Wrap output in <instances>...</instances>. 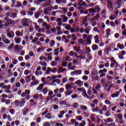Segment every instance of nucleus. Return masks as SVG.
I'll return each mask as SVG.
<instances>
[{
	"label": "nucleus",
	"mask_w": 126,
	"mask_h": 126,
	"mask_svg": "<svg viewBox=\"0 0 126 126\" xmlns=\"http://www.w3.org/2000/svg\"><path fill=\"white\" fill-rule=\"evenodd\" d=\"M22 25L23 26H25V27H28L29 26V20L27 18L22 19Z\"/></svg>",
	"instance_id": "nucleus-1"
},
{
	"label": "nucleus",
	"mask_w": 126,
	"mask_h": 126,
	"mask_svg": "<svg viewBox=\"0 0 126 126\" xmlns=\"http://www.w3.org/2000/svg\"><path fill=\"white\" fill-rule=\"evenodd\" d=\"M43 13L45 14V15H50V14L52 13V9L50 6L44 8Z\"/></svg>",
	"instance_id": "nucleus-2"
},
{
	"label": "nucleus",
	"mask_w": 126,
	"mask_h": 126,
	"mask_svg": "<svg viewBox=\"0 0 126 126\" xmlns=\"http://www.w3.org/2000/svg\"><path fill=\"white\" fill-rule=\"evenodd\" d=\"M41 69H42V68H41V66H38L36 69L35 74L36 76H39V75H42V74H43V72L42 71H40Z\"/></svg>",
	"instance_id": "nucleus-3"
},
{
	"label": "nucleus",
	"mask_w": 126,
	"mask_h": 126,
	"mask_svg": "<svg viewBox=\"0 0 126 126\" xmlns=\"http://www.w3.org/2000/svg\"><path fill=\"white\" fill-rule=\"evenodd\" d=\"M59 51H60V53L63 52V47H60V48H56L54 50V53L55 56H59Z\"/></svg>",
	"instance_id": "nucleus-4"
},
{
	"label": "nucleus",
	"mask_w": 126,
	"mask_h": 126,
	"mask_svg": "<svg viewBox=\"0 0 126 126\" xmlns=\"http://www.w3.org/2000/svg\"><path fill=\"white\" fill-rule=\"evenodd\" d=\"M92 38H93V35L92 34H89L86 39L87 44L88 45H91L92 41L91 40H92Z\"/></svg>",
	"instance_id": "nucleus-5"
},
{
	"label": "nucleus",
	"mask_w": 126,
	"mask_h": 126,
	"mask_svg": "<svg viewBox=\"0 0 126 126\" xmlns=\"http://www.w3.org/2000/svg\"><path fill=\"white\" fill-rule=\"evenodd\" d=\"M2 40L3 42L7 45H9V44H10V40L7 39L6 37L4 36V35H2Z\"/></svg>",
	"instance_id": "nucleus-6"
},
{
	"label": "nucleus",
	"mask_w": 126,
	"mask_h": 126,
	"mask_svg": "<svg viewBox=\"0 0 126 126\" xmlns=\"http://www.w3.org/2000/svg\"><path fill=\"white\" fill-rule=\"evenodd\" d=\"M83 83H84V82L81 81V80H77L75 82V84L77 85L78 87H82L83 86Z\"/></svg>",
	"instance_id": "nucleus-7"
},
{
	"label": "nucleus",
	"mask_w": 126,
	"mask_h": 126,
	"mask_svg": "<svg viewBox=\"0 0 126 126\" xmlns=\"http://www.w3.org/2000/svg\"><path fill=\"white\" fill-rule=\"evenodd\" d=\"M124 3H125V1L123 0H117V4L118 6L117 7V8H121Z\"/></svg>",
	"instance_id": "nucleus-8"
},
{
	"label": "nucleus",
	"mask_w": 126,
	"mask_h": 126,
	"mask_svg": "<svg viewBox=\"0 0 126 126\" xmlns=\"http://www.w3.org/2000/svg\"><path fill=\"white\" fill-rule=\"evenodd\" d=\"M107 6L108 9H113L114 8V7L113 6V3H112L111 0H107Z\"/></svg>",
	"instance_id": "nucleus-9"
},
{
	"label": "nucleus",
	"mask_w": 126,
	"mask_h": 126,
	"mask_svg": "<svg viewBox=\"0 0 126 126\" xmlns=\"http://www.w3.org/2000/svg\"><path fill=\"white\" fill-rule=\"evenodd\" d=\"M23 49V47L21 45H16L14 46V49L16 52H18L19 51H21Z\"/></svg>",
	"instance_id": "nucleus-10"
},
{
	"label": "nucleus",
	"mask_w": 126,
	"mask_h": 126,
	"mask_svg": "<svg viewBox=\"0 0 126 126\" xmlns=\"http://www.w3.org/2000/svg\"><path fill=\"white\" fill-rule=\"evenodd\" d=\"M31 91L29 90H25V92L22 93L21 94V97H25L26 95H29L30 94Z\"/></svg>",
	"instance_id": "nucleus-11"
},
{
	"label": "nucleus",
	"mask_w": 126,
	"mask_h": 126,
	"mask_svg": "<svg viewBox=\"0 0 126 126\" xmlns=\"http://www.w3.org/2000/svg\"><path fill=\"white\" fill-rule=\"evenodd\" d=\"M7 35L10 39H11V38H14V36H15V35L14 34V32H13V31H10L8 32H7Z\"/></svg>",
	"instance_id": "nucleus-12"
},
{
	"label": "nucleus",
	"mask_w": 126,
	"mask_h": 126,
	"mask_svg": "<svg viewBox=\"0 0 126 126\" xmlns=\"http://www.w3.org/2000/svg\"><path fill=\"white\" fill-rule=\"evenodd\" d=\"M74 51L78 53V54H81L82 50L80 48V47L74 46Z\"/></svg>",
	"instance_id": "nucleus-13"
},
{
	"label": "nucleus",
	"mask_w": 126,
	"mask_h": 126,
	"mask_svg": "<svg viewBox=\"0 0 126 126\" xmlns=\"http://www.w3.org/2000/svg\"><path fill=\"white\" fill-rule=\"evenodd\" d=\"M91 30H92V28L91 26H89L85 28L84 32L86 34H89Z\"/></svg>",
	"instance_id": "nucleus-14"
},
{
	"label": "nucleus",
	"mask_w": 126,
	"mask_h": 126,
	"mask_svg": "<svg viewBox=\"0 0 126 126\" xmlns=\"http://www.w3.org/2000/svg\"><path fill=\"white\" fill-rule=\"evenodd\" d=\"M56 2L59 5H61L62 3L65 4L66 3L67 1L66 0H56Z\"/></svg>",
	"instance_id": "nucleus-15"
},
{
	"label": "nucleus",
	"mask_w": 126,
	"mask_h": 126,
	"mask_svg": "<svg viewBox=\"0 0 126 126\" xmlns=\"http://www.w3.org/2000/svg\"><path fill=\"white\" fill-rule=\"evenodd\" d=\"M85 50H86L85 53L86 54L87 56H90L91 55V49L89 47H86L85 48Z\"/></svg>",
	"instance_id": "nucleus-16"
},
{
	"label": "nucleus",
	"mask_w": 126,
	"mask_h": 126,
	"mask_svg": "<svg viewBox=\"0 0 126 126\" xmlns=\"http://www.w3.org/2000/svg\"><path fill=\"white\" fill-rule=\"evenodd\" d=\"M120 94H121V92L120 91H117L115 94H111V97L112 98H116L117 97H119Z\"/></svg>",
	"instance_id": "nucleus-17"
},
{
	"label": "nucleus",
	"mask_w": 126,
	"mask_h": 126,
	"mask_svg": "<svg viewBox=\"0 0 126 126\" xmlns=\"http://www.w3.org/2000/svg\"><path fill=\"white\" fill-rule=\"evenodd\" d=\"M94 38V40H95L94 43H95V44H99L100 43V40L99 39V35H95Z\"/></svg>",
	"instance_id": "nucleus-18"
},
{
	"label": "nucleus",
	"mask_w": 126,
	"mask_h": 126,
	"mask_svg": "<svg viewBox=\"0 0 126 126\" xmlns=\"http://www.w3.org/2000/svg\"><path fill=\"white\" fill-rule=\"evenodd\" d=\"M43 97V94H35L33 96V98L35 100H36V99H41Z\"/></svg>",
	"instance_id": "nucleus-19"
},
{
	"label": "nucleus",
	"mask_w": 126,
	"mask_h": 126,
	"mask_svg": "<svg viewBox=\"0 0 126 126\" xmlns=\"http://www.w3.org/2000/svg\"><path fill=\"white\" fill-rule=\"evenodd\" d=\"M14 41H15V44H20L21 42V38L20 37L16 36L14 38Z\"/></svg>",
	"instance_id": "nucleus-20"
},
{
	"label": "nucleus",
	"mask_w": 126,
	"mask_h": 126,
	"mask_svg": "<svg viewBox=\"0 0 126 126\" xmlns=\"http://www.w3.org/2000/svg\"><path fill=\"white\" fill-rule=\"evenodd\" d=\"M94 8L95 12H97L98 13H99V12H100L101 10V9L99 5H96L94 7Z\"/></svg>",
	"instance_id": "nucleus-21"
},
{
	"label": "nucleus",
	"mask_w": 126,
	"mask_h": 126,
	"mask_svg": "<svg viewBox=\"0 0 126 126\" xmlns=\"http://www.w3.org/2000/svg\"><path fill=\"white\" fill-rule=\"evenodd\" d=\"M101 17V16L100 15V14L97 13L94 17L93 18V21H97L98 19H100V18Z\"/></svg>",
	"instance_id": "nucleus-22"
},
{
	"label": "nucleus",
	"mask_w": 126,
	"mask_h": 126,
	"mask_svg": "<svg viewBox=\"0 0 126 126\" xmlns=\"http://www.w3.org/2000/svg\"><path fill=\"white\" fill-rule=\"evenodd\" d=\"M64 71H66V68H63V67H60L58 69V73H61V72H64Z\"/></svg>",
	"instance_id": "nucleus-23"
},
{
	"label": "nucleus",
	"mask_w": 126,
	"mask_h": 126,
	"mask_svg": "<svg viewBox=\"0 0 126 126\" xmlns=\"http://www.w3.org/2000/svg\"><path fill=\"white\" fill-rule=\"evenodd\" d=\"M61 17L63 19V21L64 22H67V20H68V18H67V17H66V16L64 15H62L61 16Z\"/></svg>",
	"instance_id": "nucleus-24"
},
{
	"label": "nucleus",
	"mask_w": 126,
	"mask_h": 126,
	"mask_svg": "<svg viewBox=\"0 0 126 126\" xmlns=\"http://www.w3.org/2000/svg\"><path fill=\"white\" fill-rule=\"evenodd\" d=\"M32 76V75H30L27 77H25V80L26 82L27 83L30 82L31 81V77Z\"/></svg>",
	"instance_id": "nucleus-25"
},
{
	"label": "nucleus",
	"mask_w": 126,
	"mask_h": 126,
	"mask_svg": "<svg viewBox=\"0 0 126 126\" xmlns=\"http://www.w3.org/2000/svg\"><path fill=\"white\" fill-rule=\"evenodd\" d=\"M56 22H57L58 26H62V25H63V23L62 22V19L61 18H58L56 20Z\"/></svg>",
	"instance_id": "nucleus-26"
},
{
	"label": "nucleus",
	"mask_w": 126,
	"mask_h": 126,
	"mask_svg": "<svg viewBox=\"0 0 126 126\" xmlns=\"http://www.w3.org/2000/svg\"><path fill=\"white\" fill-rule=\"evenodd\" d=\"M111 60L112 63H111L110 66L112 67V68H113V67H114L115 65V62H116V60H115V58H114V57L111 58Z\"/></svg>",
	"instance_id": "nucleus-27"
},
{
	"label": "nucleus",
	"mask_w": 126,
	"mask_h": 126,
	"mask_svg": "<svg viewBox=\"0 0 126 126\" xmlns=\"http://www.w3.org/2000/svg\"><path fill=\"white\" fill-rule=\"evenodd\" d=\"M44 86H45V84H41L39 85V86L37 88V91H40L44 88Z\"/></svg>",
	"instance_id": "nucleus-28"
},
{
	"label": "nucleus",
	"mask_w": 126,
	"mask_h": 126,
	"mask_svg": "<svg viewBox=\"0 0 126 126\" xmlns=\"http://www.w3.org/2000/svg\"><path fill=\"white\" fill-rule=\"evenodd\" d=\"M92 50L94 51H98L99 50V47L96 44H93L92 46Z\"/></svg>",
	"instance_id": "nucleus-29"
},
{
	"label": "nucleus",
	"mask_w": 126,
	"mask_h": 126,
	"mask_svg": "<svg viewBox=\"0 0 126 126\" xmlns=\"http://www.w3.org/2000/svg\"><path fill=\"white\" fill-rule=\"evenodd\" d=\"M93 31H94V32H97L98 34H100V33H101V30H100V29H99V28H98L97 27H95L94 28Z\"/></svg>",
	"instance_id": "nucleus-30"
},
{
	"label": "nucleus",
	"mask_w": 126,
	"mask_h": 126,
	"mask_svg": "<svg viewBox=\"0 0 126 126\" xmlns=\"http://www.w3.org/2000/svg\"><path fill=\"white\" fill-rule=\"evenodd\" d=\"M87 94L89 96H91V95H92V88L91 87V86H90L89 87V89H88V92H87Z\"/></svg>",
	"instance_id": "nucleus-31"
},
{
	"label": "nucleus",
	"mask_w": 126,
	"mask_h": 126,
	"mask_svg": "<svg viewBox=\"0 0 126 126\" xmlns=\"http://www.w3.org/2000/svg\"><path fill=\"white\" fill-rule=\"evenodd\" d=\"M117 47L119 49H120V50H124V49H125V46L121 43H118Z\"/></svg>",
	"instance_id": "nucleus-32"
},
{
	"label": "nucleus",
	"mask_w": 126,
	"mask_h": 126,
	"mask_svg": "<svg viewBox=\"0 0 126 126\" xmlns=\"http://www.w3.org/2000/svg\"><path fill=\"white\" fill-rule=\"evenodd\" d=\"M17 15L16 14V13L11 11L10 17H11V18H13V19H14V18L16 17Z\"/></svg>",
	"instance_id": "nucleus-33"
},
{
	"label": "nucleus",
	"mask_w": 126,
	"mask_h": 126,
	"mask_svg": "<svg viewBox=\"0 0 126 126\" xmlns=\"http://www.w3.org/2000/svg\"><path fill=\"white\" fill-rule=\"evenodd\" d=\"M15 34L16 35V37H19L20 36H23V33L21 32L20 31H17L16 32Z\"/></svg>",
	"instance_id": "nucleus-34"
},
{
	"label": "nucleus",
	"mask_w": 126,
	"mask_h": 126,
	"mask_svg": "<svg viewBox=\"0 0 126 126\" xmlns=\"http://www.w3.org/2000/svg\"><path fill=\"white\" fill-rule=\"evenodd\" d=\"M106 78H107V80H108V81H110V82H109V83H111L113 82V81H112V80L113 79V77H112L110 75H107L106 76Z\"/></svg>",
	"instance_id": "nucleus-35"
},
{
	"label": "nucleus",
	"mask_w": 126,
	"mask_h": 126,
	"mask_svg": "<svg viewBox=\"0 0 126 126\" xmlns=\"http://www.w3.org/2000/svg\"><path fill=\"white\" fill-rule=\"evenodd\" d=\"M88 11L89 13H96V12L95 11V9L94 7L93 8H91L88 9Z\"/></svg>",
	"instance_id": "nucleus-36"
},
{
	"label": "nucleus",
	"mask_w": 126,
	"mask_h": 126,
	"mask_svg": "<svg viewBox=\"0 0 126 126\" xmlns=\"http://www.w3.org/2000/svg\"><path fill=\"white\" fill-rule=\"evenodd\" d=\"M90 15L88 14L87 16H86V17H85L83 19V21H84V22H86L87 21H88V20H89V19H90Z\"/></svg>",
	"instance_id": "nucleus-37"
},
{
	"label": "nucleus",
	"mask_w": 126,
	"mask_h": 126,
	"mask_svg": "<svg viewBox=\"0 0 126 126\" xmlns=\"http://www.w3.org/2000/svg\"><path fill=\"white\" fill-rule=\"evenodd\" d=\"M80 109L81 110H83V111H86L87 110L88 108L87 106L83 105H80Z\"/></svg>",
	"instance_id": "nucleus-38"
},
{
	"label": "nucleus",
	"mask_w": 126,
	"mask_h": 126,
	"mask_svg": "<svg viewBox=\"0 0 126 126\" xmlns=\"http://www.w3.org/2000/svg\"><path fill=\"white\" fill-rule=\"evenodd\" d=\"M78 43H79L80 45H83L84 44V39L83 38L79 39Z\"/></svg>",
	"instance_id": "nucleus-39"
},
{
	"label": "nucleus",
	"mask_w": 126,
	"mask_h": 126,
	"mask_svg": "<svg viewBox=\"0 0 126 126\" xmlns=\"http://www.w3.org/2000/svg\"><path fill=\"white\" fill-rule=\"evenodd\" d=\"M45 50V48L44 47H41V48H38L37 50V53H42L44 52Z\"/></svg>",
	"instance_id": "nucleus-40"
},
{
	"label": "nucleus",
	"mask_w": 126,
	"mask_h": 126,
	"mask_svg": "<svg viewBox=\"0 0 126 126\" xmlns=\"http://www.w3.org/2000/svg\"><path fill=\"white\" fill-rule=\"evenodd\" d=\"M55 44H56V42L54 39L51 40V42L50 43V46L51 48H54L55 47Z\"/></svg>",
	"instance_id": "nucleus-41"
},
{
	"label": "nucleus",
	"mask_w": 126,
	"mask_h": 126,
	"mask_svg": "<svg viewBox=\"0 0 126 126\" xmlns=\"http://www.w3.org/2000/svg\"><path fill=\"white\" fill-rule=\"evenodd\" d=\"M61 113V114L58 115V118H59V119H62V118L63 117V115L65 113L64 111H62Z\"/></svg>",
	"instance_id": "nucleus-42"
},
{
	"label": "nucleus",
	"mask_w": 126,
	"mask_h": 126,
	"mask_svg": "<svg viewBox=\"0 0 126 126\" xmlns=\"http://www.w3.org/2000/svg\"><path fill=\"white\" fill-rule=\"evenodd\" d=\"M39 84V81L38 80H34L33 81V83H31V86H33L34 85H38Z\"/></svg>",
	"instance_id": "nucleus-43"
},
{
	"label": "nucleus",
	"mask_w": 126,
	"mask_h": 126,
	"mask_svg": "<svg viewBox=\"0 0 126 126\" xmlns=\"http://www.w3.org/2000/svg\"><path fill=\"white\" fill-rule=\"evenodd\" d=\"M82 73V70H76V75H80Z\"/></svg>",
	"instance_id": "nucleus-44"
},
{
	"label": "nucleus",
	"mask_w": 126,
	"mask_h": 126,
	"mask_svg": "<svg viewBox=\"0 0 126 126\" xmlns=\"http://www.w3.org/2000/svg\"><path fill=\"white\" fill-rule=\"evenodd\" d=\"M71 88H72V87L70 85V84H66L65 85V89L66 90H68V89H71Z\"/></svg>",
	"instance_id": "nucleus-45"
},
{
	"label": "nucleus",
	"mask_w": 126,
	"mask_h": 126,
	"mask_svg": "<svg viewBox=\"0 0 126 126\" xmlns=\"http://www.w3.org/2000/svg\"><path fill=\"white\" fill-rule=\"evenodd\" d=\"M91 22H92V26L95 27L96 25H97V22L95 20L93 21V19H92Z\"/></svg>",
	"instance_id": "nucleus-46"
},
{
	"label": "nucleus",
	"mask_w": 126,
	"mask_h": 126,
	"mask_svg": "<svg viewBox=\"0 0 126 126\" xmlns=\"http://www.w3.org/2000/svg\"><path fill=\"white\" fill-rule=\"evenodd\" d=\"M7 22H8L10 25L12 24L13 25H14V24H15V21L11 19H10Z\"/></svg>",
	"instance_id": "nucleus-47"
},
{
	"label": "nucleus",
	"mask_w": 126,
	"mask_h": 126,
	"mask_svg": "<svg viewBox=\"0 0 126 126\" xmlns=\"http://www.w3.org/2000/svg\"><path fill=\"white\" fill-rule=\"evenodd\" d=\"M29 111V109L28 108H25L23 110V115L24 116H26L27 115V113H28V111Z\"/></svg>",
	"instance_id": "nucleus-48"
},
{
	"label": "nucleus",
	"mask_w": 126,
	"mask_h": 126,
	"mask_svg": "<svg viewBox=\"0 0 126 126\" xmlns=\"http://www.w3.org/2000/svg\"><path fill=\"white\" fill-rule=\"evenodd\" d=\"M52 82L53 83H58V84H60V83H61V80L60 79H54L53 80H52Z\"/></svg>",
	"instance_id": "nucleus-49"
},
{
	"label": "nucleus",
	"mask_w": 126,
	"mask_h": 126,
	"mask_svg": "<svg viewBox=\"0 0 126 126\" xmlns=\"http://www.w3.org/2000/svg\"><path fill=\"white\" fill-rule=\"evenodd\" d=\"M32 71L30 70H26L24 71V74L25 75H28V74H30Z\"/></svg>",
	"instance_id": "nucleus-50"
},
{
	"label": "nucleus",
	"mask_w": 126,
	"mask_h": 126,
	"mask_svg": "<svg viewBox=\"0 0 126 126\" xmlns=\"http://www.w3.org/2000/svg\"><path fill=\"white\" fill-rule=\"evenodd\" d=\"M26 101H25V100H22L21 101H20V107H23V106H24V104H25Z\"/></svg>",
	"instance_id": "nucleus-51"
},
{
	"label": "nucleus",
	"mask_w": 126,
	"mask_h": 126,
	"mask_svg": "<svg viewBox=\"0 0 126 126\" xmlns=\"http://www.w3.org/2000/svg\"><path fill=\"white\" fill-rule=\"evenodd\" d=\"M2 89H6V90H9V89H10V85L6 86L4 85Z\"/></svg>",
	"instance_id": "nucleus-52"
},
{
	"label": "nucleus",
	"mask_w": 126,
	"mask_h": 126,
	"mask_svg": "<svg viewBox=\"0 0 126 126\" xmlns=\"http://www.w3.org/2000/svg\"><path fill=\"white\" fill-rule=\"evenodd\" d=\"M39 64L40 65H42V66H43V67H45V66H47V63L46 62H42L41 61L40 63H39Z\"/></svg>",
	"instance_id": "nucleus-53"
},
{
	"label": "nucleus",
	"mask_w": 126,
	"mask_h": 126,
	"mask_svg": "<svg viewBox=\"0 0 126 126\" xmlns=\"http://www.w3.org/2000/svg\"><path fill=\"white\" fill-rule=\"evenodd\" d=\"M73 93V92L72 91H67L66 93V96H69L70 95H71Z\"/></svg>",
	"instance_id": "nucleus-54"
},
{
	"label": "nucleus",
	"mask_w": 126,
	"mask_h": 126,
	"mask_svg": "<svg viewBox=\"0 0 126 126\" xmlns=\"http://www.w3.org/2000/svg\"><path fill=\"white\" fill-rule=\"evenodd\" d=\"M9 112H10V114H11V115H14V114H15V110L13 108L10 109L9 110Z\"/></svg>",
	"instance_id": "nucleus-55"
},
{
	"label": "nucleus",
	"mask_w": 126,
	"mask_h": 126,
	"mask_svg": "<svg viewBox=\"0 0 126 126\" xmlns=\"http://www.w3.org/2000/svg\"><path fill=\"white\" fill-rule=\"evenodd\" d=\"M71 36L72 37V40H73V41H76V40H77V36H75V34H72Z\"/></svg>",
	"instance_id": "nucleus-56"
},
{
	"label": "nucleus",
	"mask_w": 126,
	"mask_h": 126,
	"mask_svg": "<svg viewBox=\"0 0 126 126\" xmlns=\"http://www.w3.org/2000/svg\"><path fill=\"white\" fill-rule=\"evenodd\" d=\"M86 125V122L85 120L82 121L81 123L79 124V126H85Z\"/></svg>",
	"instance_id": "nucleus-57"
},
{
	"label": "nucleus",
	"mask_w": 126,
	"mask_h": 126,
	"mask_svg": "<svg viewBox=\"0 0 126 126\" xmlns=\"http://www.w3.org/2000/svg\"><path fill=\"white\" fill-rule=\"evenodd\" d=\"M34 25V28L35 29V30H38L39 28H40V26L38 25L36 23L33 22L32 23Z\"/></svg>",
	"instance_id": "nucleus-58"
},
{
	"label": "nucleus",
	"mask_w": 126,
	"mask_h": 126,
	"mask_svg": "<svg viewBox=\"0 0 126 126\" xmlns=\"http://www.w3.org/2000/svg\"><path fill=\"white\" fill-rule=\"evenodd\" d=\"M42 92L43 94H47L48 93V88L45 87L42 90Z\"/></svg>",
	"instance_id": "nucleus-59"
},
{
	"label": "nucleus",
	"mask_w": 126,
	"mask_h": 126,
	"mask_svg": "<svg viewBox=\"0 0 126 126\" xmlns=\"http://www.w3.org/2000/svg\"><path fill=\"white\" fill-rule=\"evenodd\" d=\"M45 118H47L49 119H52V115L51 114V113H48L47 114V115H45Z\"/></svg>",
	"instance_id": "nucleus-60"
},
{
	"label": "nucleus",
	"mask_w": 126,
	"mask_h": 126,
	"mask_svg": "<svg viewBox=\"0 0 126 126\" xmlns=\"http://www.w3.org/2000/svg\"><path fill=\"white\" fill-rule=\"evenodd\" d=\"M102 72L106 73V72H107V69L103 68L102 70H99L98 71V73H102Z\"/></svg>",
	"instance_id": "nucleus-61"
},
{
	"label": "nucleus",
	"mask_w": 126,
	"mask_h": 126,
	"mask_svg": "<svg viewBox=\"0 0 126 126\" xmlns=\"http://www.w3.org/2000/svg\"><path fill=\"white\" fill-rule=\"evenodd\" d=\"M57 64H58V63L55 61L52 62L51 63V65H52V66H56V65H57Z\"/></svg>",
	"instance_id": "nucleus-62"
},
{
	"label": "nucleus",
	"mask_w": 126,
	"mask_h": 126,
	"mask_svg": "<svg viewBox=\"0 0 126 126\" xmlns=\"http://www.w3.org/2000/svg\"><path fill=\"white\" fill-rule=\"evenodd\" d=\"M39 16H40V12H37L35 14L34 17L36 19H38V18H39Z\"/></svg>",
	"instance_id": "nucleus-63"
},
{
	"label": "nucleus",
	"mask_w": 126,
	"mask_h": 126,
	"mask_svg": "<svg viewBox=\"0 0 126 126\" xmlns=\"http://www.w3.org/2000/svg\"><path fill=\"white\" fill-rule=\"evenodd\" d=\"M51 126V124H50V123L49 122H44L43 124V126Z\"/></svg>",
	"instance_id": "nucleus-64"
}]
</instances>
